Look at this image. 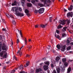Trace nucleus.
<instances>
[{
	"label": "nucleus",
	"mask_w": 73,
	"mask_h": 73,
	"mask_svg": "<svg viewBox=\"0 0 73 73\" xmlns=\"http://www.w3.org/2000/svg\"><path fill=\"white\" fill-rule=\"evenodd\" d=\"M12 10L14 12H15V14L18 16H20L22 17V16H24V14L23 13H20L19 11V9L17 7H13L12 8Z\"/></svg>",
	"instance_id": "obj_1"
},
{
	"label": "nucleus",
	"mask_w": 73,
	"mask_h": 73,
	"mask_svg": "<svg viewBox=\"0 0 73 73\" xmlns=\"http://www.w3.org/2000/svg\"><path fill=\"white\" fill-rule=\"evenodd\" d=\"M1 48L2 50H7L8 49L7 46L5 44H2L1 42H0V52L1 51Z\"/></svg>",
	"instance_id": "obj_2"
},
{
	"label": "nucleus",
	"mask_w": 73,
	"mask_h": 73,
	"mask_svg": "<svg viewBox=\"0 0 73 73\" xmlns=\"http://www.w3.org/2000/svg\"><path fill=\"white\" fill-rule=\"evenodd\" d=\"M0 56L3 57L4 58H6L7 56V52L6 51H2L0 53Z\"/></svg>",
	"instance_id": "obj_3"
},
{
	"label": "nucleus",
	"mask_w": 73,
	"mask_h": 73,
	"mask_svg": "<svg viewBox=\"0 0 73 73\" xmlns=\"http://www.w3.org/2000/svg\"><path fill=\"white\" fill-rule=\"evenodd\" d=\"M60 24L62 25H65L66 24V21L65 20H60L59 21Z\"/></svg>",
	"instance_id": "obj_4"
},
{
	"label": "nucleus",
	"mask_w": 73,
	"mask_h": 73,
	"mask_svg": "<svg viewBox=\"0 0 73 73\" xmlns=\"http://www.w3.org/2000/svg\"><path fill=\"white\" fill-rule=\"evenodd\" d=\"M44 8H41L39 10L38 12L39 13L41 14V13H42L44 12Z\"/></svg>",
	"instance_id": "obj_5"
},
{
	"label": "nucleus",
	"mask_w": 73,
	"mask_h": 73,
	"mask_svg": "<svg viewBox=\"0 0 73 73\" xmlns=\"http://www.w3.org/2000/svg\"><path fill=\"white\" fill-rule=\"evenodd\" d=\"M40 1L41 2H44V4H46V3H50L51 2L49 0H40Z\"/></svg>",
	"instance_id": "obj_6"
},
{
	"label": "nucleus",
	"mask_w": 73,
	"mask_h": 73,
	"mask_svg": "<svg viewBox=\"0 0 73 73\" xmlns=\"http://www.w3.org/2000/svg\"><path fill=\"white\" fill-rule=\"evenodd\" d=\"M71 41H72V39H71L70 38H68L67 39V41H66L67 45H69V43Z\"/></svg>",
	"instance_id": "obj_7"
},
{
	"label": "nucleus",
	"mask_w": 73,
	"mask_h": 73,
	"mask_svg": "<svg viewBox=\"0 0 73 73\" xmlns=\"http://www.w3.org/2000/svg\"><path fill=\"white\" fill-rule=\"evenodd\" d=\"M73 13H68L67 14V17H72V16H73Z\"/></svg>",
	"instance_id": "obj_8"
},
{
	"label": "nucleus",
	"mask_w": 73,
	"mask_h": 73,
	"mask_svg": "<svg viewBox=\"0 0 73 73\" xmlns=\"http://www.w3.org/2000/svg\"><path fill=\"white\" fill-rule=\"evenodd\" d=\"M25 12L26 13H27V15L28 16V17H29V16H30V15L28 13H29V11H28V10L27 9H26L25 10Z\"/></svg>",
	"instance_id": "obj_9"
},
{
	"label": "nucleus",
	"mask_w": 73,
	"mask_h": 73,
	"mask_svg": "<svg viewBox=\"0 0 73 73\" xmlns=\"http://www.w3.org/2000/svg\"><path fill=\"white\" fill-rule=\"evenodd\" d=\"M55 36L56 37V38H58L59 40H61V38H60V35H55Z\"/></svg>",
	"instance_id": "obj_10"
},
{
	"label": "nucleus",
	"mask_w": 73,
	"mask_h": 73,
	"mask_svg": "<svg viewBox=\"0 0 73 73\" xmlns=\"http://www.w3.org/2000/svg\"><path fill=\"white\" fill-rule=\"evenodd\" d=\"M42 71V69L40 68L37 69L36 70V73H38V72H41Z\"/></svg>",
	"instance_id": "obj_11"
},
{
	"label": "nucleus",
	"mask_w": 73,
	"mask_h": 73,
	"mask_svg": "<svg viewBox=\"0 0 73 73\" xmlns=\"http://www.w3.org/2000/svg\"><path fill=\"white\" fill-rule=\"evenodd\" d=\"M43 68L44 69V70H46L48 69V66L46 65L44 66Z\"/></svg>",
	"instance_id": "obj_12"
},
{
	"label": "nucleus",
	"mask_w": 73,
	"mask_h": 73,
	"mask_svg": "<svg viewBox=\"0 0 73 73\" xmlns=\"http://www.w3.org/2000/svg\"><path fill=\"white\" fill-rule=\"evenodd\" d=\"M61 49V50L62 51V52H64L66 48V46L65 45Z\"/></svg>",
	"instance_id": "obj_13"
},
{
	"label": "nucleus",
	"mask_w": 73,
	"mask_h": 73,
	"mask_svg": "<svg viewBox=\"0 0 73 73\" xmlns=\"http://www.w3.org/2000/svg\"><path fill=\"white\" fill-rule=\"evenodd\" d=\"M21 3L22 6H24L25 4H24V2H25V0H21Z\"/></svg>",
	"instance_id": "obj_14"
},
{
	"label": "nucleus",
	"mask_w": 73,
	"mask_h": 73,
	"mask_svg": "<svg viewBox=\"0 0 73 73\" xmlns=\"http://www.w3.org/2000/svg\"><path fill=\"white\" fill-rule=\"evenodd\" d=\"M17 4V2L16 1H15L12 4V5L13 6L14 5H16Z\"/></svg>",
	"instance_id": "obj_15"
},
{
	"label": "nucleus",
	"mask_w": 73,
	"mask_h": 73,
	"mask_svg": "<svg viewBox=\"0 0 73 73\" xmlns=\"http://www.w3.org/2000/svg\"><path fill=\"white\" fill-rule=\"evenodd\" d=\"M73 7L72 5H71L70 6V7L68 9L69 11H72L73 9Z\"/></svg>",
	"instance_id": "obj_16"
},
{
	"label": "nucleus",
	"mask_w": 73,
	"mask_h": 73,
	"mask_svg": "<svg viewBox=\"0 0 73 73\" xmlns=\"http://www.w3.org/2000/svg\"><path fill=\"white\" fill-rule=\"evenodd\" d=\"M46 26V25H40V27H42V28H44Z\"/></svg>",
	"instance_id": "obj_17"
},
{
	"label": "nucleus",
	"mask_w": 73,
	"mask_h": 73,
	"mask_svg": "<svg viewBox=\"0 0 73 73\" xmlns=\"http://www.w3.org/2000/svg\"><path fill=\"white\" fill-rule=\"evenodd\" d=\"M71 71V68L69 67L67 70V73H70Z\"/></svg>",
	"instance_id": "obj_18"
},
{
	"label": "nucleus",
	"mask_w": 73,
	"mask_h": 73,
	"mask_svg": "<svg viewBox=\"0 0 73 73\" xmlns=\"http://www.w3.org/2000/svg\"><path fill=\"white\" fill-rule=\"evenodd\" d=\"M56 46L57 47V48L58 49H60V48H61L62 47H61V46H60V44H58Z\"/></svg>",
	"instance_id": "obj_19"
},
{
	"label": "nucleus",
	"mask_w": 73,
	"mask_h": 73,
	"mask_svg": "<svg viewBox=\"0 0 73 73\" xmlns=\"http://www.w3.org/2000/svg\"><path fill=\"white\" fill-rule=\"evenodd\" d=\"M60 59V57L58 56H57L55 60L57 62H58V60H59Z\"/></svg>",
	"instance_id": "obj_20"
},
{
	"label": "nucleus",
	"mask_w": 73,
	"mask_h": 73,
	"mask_svg": "<svg viewBox=\"0 0 73 73\" xmlns=\"http://www.w3.org/2000/svg\"><path fill=\"white\" fill-rule=\"evenodd\" d=\"M19 53V55L20 56H21V55H22V53H21V52L20 51V50H19L17 52V53L18 54V53Z\"/></svg>",
	"instance_id": "obj_21"
},
{
	"label": "nucleus",
	"mask_w": 73,
	"mask_h": 73,
	"mask_svg": "<svg viewBox=\"0 0 73 73\" xmlns=\"http://www.w3.org/2000/svg\"><path fill=\"white\" fill-rule=\"evenodd\" d=\"M60 68L59 67H57L56 68V70L57 71V73H60Z\"/></svg>",
	"instance_id": "obj_22"
},
{
	"label": "nucleus",
	"mask_w": 73,
	"mask_h": 73,
	"mask_svg": "<svg viewBox=\"0 0 73 73\" xmlns=\"http://www.w3.org/2000/svg\"><path fill=\"white\" fill-rule=\"evenodd\" d=\"M27 6L29 7H31L32 6V5L31 3H28L27 4Z\"/></svg>",
	"instance_id": "obj_23"
},
{
	"label": "nucleus",
	"mask_w": 73,
	"mask_h": 73,
	"mask_svg": "<svg viewBox=\"0 0 73 73\" xmlns=\"http://www.w3.org/2000/svg\"><path fill=\"white\" fill-rule=\"evenodd\" d=\"M67 28V27H63V29L62 30V31L63 32H65V31H66V29Z\"/></svg>",
	"instance_id": "obj_24"
},
{
	"label": "nucleus",
	"mask_w": 73,
	"mask_h": 73,
	"mask_svg": "<svg viewBox=\"0 0 73 73\" xmlns=\"http://www.w3.org/2000/svg\"><path fill=\"white\" fill-rule=\"evenodd\" d=\"M38 5L41 7H44V5L42 3H39L38 4Z\"/></svg>",
	"instance_id": "obj_25"
},
{
	"label": "nucleus",
	"mask_w": 73,
	"mask_h": 73,
	"mask_svg": "<svg viewBox=\"0 0 73 73\" xmlns=\"http://www.w3.org/2000/svg\"><path fill=\"white\" fill-rule=\"evenodd\" d=\"M44 63L45 64H46V65H47L48 66H49L50 64L49 62H45Z\"/></svg>",
	"instance_id": "obj_26"
},
{
	"label": "nucleus",
	"mask_w": 73,
	"mask_h": 73,
	"mask_svg": "<svg viewBox=\"0 0 73 73\" xmlns=\"http://www.w3.org/2000/svg\"><path fill=\"white\" fill-rule=\"evenodd\" d=\"M26 65L27 66H28L29 65V61H27L26 63Z\"/></svg>",
	"instance_id": "obj_27"
},
{
	"label": "nucleus",
	"mask_w": 73,
	"mask_h": 73,
	"mask_svg": "<svg viewBox=\"0 0 73 73\" xmlns=\"http://www.w3.org/2000/svg\"><path fill=\"white\" fill-rule=\"evenodd\" d=\"M66 60V59L65 58H63L62 59V61L63 62H64Z\"/></svg>",
	"instance_id": "obj_28"
},
{
	"label": "nucleus",
	"mask_w": 73,
	"mask_h": 73,
	"mask_svg": "<svg viewBox=\"0 0 73 73\" xmlns=\"http://www.w3.org/2000/svg\"><path fill=\"white\" fill-rule=\"evenodd\" d=\"M60 71H61V72H63V71H65V69L64 68L63 69L62 67H61L60 68Z\"/></svg>",
	"instance_id": "obj_29"
},
{
	"label": "nucleus",
	"mask_w": 73,
	"mask_h": 73,
	"mask_svg": "<svg viewBox=\"0 0 73 73\" xmlns=\"http://www.w3.org/2000/svg\"><path fill=\"white\" fill-rule=\"evenodd\" d=\"M70 49H71V47L70 46H69L67 48V50H70Z\"/></svg>",
	"instance_id": "obj_30"
},
{
	"label": "nucleus",
	"mask_w": 73,
	"mask_h": 73,
	"mask_svg": "<svg viewBox=\"0 0 73 73\" xmlns=\"http://www.w3.org/2000/svg\"><path fill=\"white\" fill-rule=\"evenodd\" d=\"M20 69H23V65H21Z\"/></svg>",
	"instance_id": "obj_31"
},
{
	"label": "nucleus",
	"mask_w": 73,
	"mask_h": 73,
	"mask_svg": "<svg viewBox=\"0 0 73 73\" xmlns=\"http://www.w3.org/2000/svg\"><path fill=\"white\" fill-rule=\"evenodd\" d=\"M62 26H61V25H59L58 26V27H57L58 29H59V28H62Z\"/></svg>",
	"instance_id": "obj_32"
},
{
	"label": "nucleus",
	"mask_w": 73,
	"mask_h": 73,
	"mask_svg": "<svg viewBox=\"0 0 73 73\" xmlns=\"http://www.w3.org/2000/svg\"><path fill=\"white\" fill-rule=\"evenodd\" d=\"M66 21L67 22V24H69V23H70V20H67Z\"/></svg>",
	"instance_id": "obj_33"
},
{
	"label": "nucleus",
	"mask_w": 73,
	"mask_h": 73,
	"mask_svg": "<svg viewBox=\"0 0 73 73\" xmlns=\"http://www.w3.org/2000/svg\"><path fill=\"white\" fill-rule=\"evenodd\" d=\"M62 37H65L66 36V34L65 33H62Z\"/></svg>",
	"instance_id": "obj_34"
},
{
	"label": "nucleus",
	"mask_w": 73,
	"mask_h": 73,
	"mask_svg": "<svg viewBox=\"0 0 73 73\" xmlns=\"http://www.w3.org/2000/svg\"><path fill=\"white\" fill-rule=\"evenodd\" d=\"M12 22L14 25H15V24H16V22H15V21L13 20Z\"/></svg>",
	"instance_id": "obj_35"
},
{
	"label": "nucleus",
	"mask_w": 73,
	"mask_h": 73,
	"mask_svg": "<svg viewBox=\"0 0 73 73\" xmlns=\"http://www.w3.org/2000/svg\"><path fill=\"white\" fill-rule=\"evenodd\" d=\"M25 44L26 45V44H27V38H25Z\"/></svg>",
	"instance_id": "obj_36"
},
{
	"label": "nucleus",
	"mask_w": 73,
	"mask_h": 73,
	"mask_svg": "<svg viewBox=\"0 0 73 73\" xmlns=\"http://www.w3.org/2000/svg\"><path fill=\"white\" fill-rule=\"evenodd\" d=\"M2 31H7V29H4V28H3L2 29Z\"/></svg>",
	"instance_id": "obj_37"
},
{
	"label": "nucleus",
	"mask_w": 73,
	"mask_h": 73,
	"mask_svg": "<svg viewBox=\"0 0 73 73\" xmlns=\"http://www.w3.org/2000/svg\"><path fill=\"white\" fill-rule=\"evenodd\" d=\"M51 48H52V47L50 46H48V50L50 49H51Z\"/></svg>",
	"instance_id": "obj_38"
},
{
	"label": "nucleus",
	"mask_w": 73,
	"mask_h": 73,
	"mask_svg": "<svg viewBox=\"0 0 73 73\" xmlns=\"http://www.w3.org/2000/svg\"><path fill=\"white\" fill-rule=\"evenodd\" d=\"M64 64L65 66H66L68 65V63L67 62L64 63Z\"/></svg>",
	"instance_id": "obj_39"
},
{
	"label": "nucleus",
	"mask_w": 73,
	"mask_h": 73,
	"mask_svg": "<svg viewBox=\"0 0 73 73\" xmlns=\"http://www.w3.org/2000/svg\"><path fill=\"white\" fill-rule=\"evenodd\" d=\"M52 73H57V72H56V70H54L52 71Z\"/></svg>",
	"instance_id": "obj_40"
},
{
	"label": "nucleus",
	"mask_w": 73,
	"mask_h": 73,
	"mask_svg": "<svg viewBox=\"0 0 73 73\" xmlns=\"http://www.w3.org/2000/svg\"><path fill=\"white\" fill-rule=\"evenodd\" d=\"M34 12L35 13H38V11H37V10H35L34 11Z\"/></svg>",
	"instance_id": "obj_41"
},
{
	"label": "nucleus",
	"mask_w": 73,
	"mask_h": 73,
	"mask_svg": "<svg viewBox=\"0 0 73 73\" xmlns=\"http://www.w3.org/2000/svg\"><path fill=\"white\" fill-rule=\"evenodd\" d=\"M52 17H50V22H52Z\"/></svg>",
	"instance_id": "obj_42"
},
{
	"label": "nucleus",
	"mask_w": 73,
	"mask_h": 73,
	"mask_svg": "<svg viewBox=\"0 0 73 73\" xmlns=\"http://www.w3.org/2000/svg\"><path fill=\"white\" fill-rule=\"evenodd\" d=\"M21 31H19V32L20 33V35H21V36L22 37H23V35H22V33H21Z\"/></svg>",
	"instance_id": "obj_43"
},
{
	"label": "nucleus",
	"mask_w": 73,
	"mask_h": 73,
	"mask_svg": "<svg viewBox=\"0 0 73 73\" xmlns=\"http://www.w3.org/2000/svg\"><path fill=\"white\" fill-rule=\"evenodd\" d=\"M31 3H33V4H35V1L34 0H32L31 1Z\"/></svg>",
	"instance_id": "obj_44"
},
{
	"label": "nucleus",
	"mask_w": 73,
	"mask_h": 73,
	"mask_svg": "<svg viewBox=\"0 0 73 73\" xmlns=\"http://www.w3.org/2000/svg\"><path fill=\"white\" fill-rule=\"evenodd\" d=\"M6 15L7 17H8V18H9V17H10V16H9V15L8 14H6Z\"/></svg>",
	"instance_id": "obj_45"
},
{
	"label": "nucleus",
	"mask_w": 73,
	"mask_h": 73,
	"mask_svg": "<svg viewBox=\"0 0 73 73\" xmlns=\"http://www.w3.org/2000/svg\"><path fill=\"white\" fill-rule=\"evenodd\" d=\"M16 71L15 70H13L11 72V73H14Z\"/></svg>",
	"instance_id": "obj_46"
},
{
	"label": "nucleus",
	"mask_w": 73,
	"mask_h": 73,
	"mask_svg": "<svg viewBox=\"0 0 73 73\" xmlns=\"http://www.w3.org/2000/svg\"><path fill=\"white\" fill-rule=\"evenodd\" d=\"M28 47H29V49H30L31 48H32V46H28Z\"/></svg>",
	"instance_id": "obj_47"
},
{
	"label": "nucleus",
	"mask_w": 73,
	"mask_h": 73,
	"mask_svg": "<svg viewBox=\"0 0 73 73\" xmlns=\"http://www.w3.org/2000/svg\"><path fill=\"white\" fill-rule=\"evenodd\" d=\"M38 25H35V28H38Z\"/></svg>",
	"instance_id": "obj_48"
},
{
	"label": "nucleus",
	"mask_w": 73,
	"mask_h": 73,
	"mask_svg": "<svg viewBox=\"0 0 73 73\" xmlns=\"http://www.w3.org/2000/svg\"><path fill=\"white\" fill-rule=\"evenodd\" d=\"M19 10L20 11H22V9H21V8L19 7Z\"/></svg>",
	"instance_id": "obj_49"
},
{
	"label": "nucleus",
	"mask_w": 73,
	"mask_h": 73,
	"mask_svg": "<svg viewBox=\"0 0 73 73\" xmlns=\"http://www.w3.org/2000/svg\"><path fill=\"white\" fill-rule=\"evenodd\" d=\"M14 58L15 60H16L17 61V59L16 58V56H14Z\"/></svg>",
	"instance_id": "obj_50"
},
{
	"label": "nucleus",
	"mask_w": 73,
	"mask_h": 73,
	"mask_svg": "<svg viewBox=\"0 0 73 73\" xmlns=\"http://www.w3.org/2000/svg\"><path fill=\"white\" fill-rule=\"evenodd\" d=\"M56 32L58 34L59 33H60V31H59L57 30L56 31Z\"/></svg>",
	"instance_id": "obj_51"
},
{
	"label": "nucleus",
	"mask_w": 73,
	"mask_h": 73,
	"mask_svg": "<svg viewBox=\"0 0 73 73\" xmlns=\"http://www.w3.org/2000/svg\"><path fill=\"white\" fill-rule=\"evenodd\" d=\"M19 42V39H18L17 40V44H18Z\"/></svg>",
	"instance_id": "obj_52"
},
{
	"label": "nucleus",
	"mask_w": 73,
	"mask_h": 73,
	"mask_svg": "<svg viewBox=\"0 0 73 73\" xmlns=\"http://www.w3.org/2000/svg\"><path fill=\"white\" fill-rule=\"evenodd\" d=\"M51 67L52 68H53L54 67V65L53 64H51Z\"/></svg>",
	"instance_id": "obj_53"
},
{
	"label": "nucleus",
	"mask_w": 73,
	"mask_h": 73,
	"mask_svg": "<svg viewBox=\"0 0 73 73\" xmlns=\"http://www.w3.org/2000/svg\"><path fill=\"white\" fill-rule=\"evenodd\" d=\"M42 60H43V61H45V60H46V59L45 58H42Z\"/></svg>",
	"instance_id": "obj_54"
},
{
	"label": "nucleus",
	"mask_w": 73,
	"mask_h": 73,
	"mask_svg": "<svg viewBox=\"0 0 73 73\" xmlns=\"http://www.w3.org/2000/svg\"><path fill=\"white\" fill-rule=\"evenodd\" d=\"M10 16L11 17H13V15H10Z\"/></svg>",
	"instance_id": "obj_55"
},
{
	"label": "nucleus",
	"mask_w": 73,
	"mask_h": 73,
	"mask_svg": "<svg viewBox=\"0 0 73 73\" xmlns=\"http://www.w3.org/2000/svg\"><path fill=\"white\" fill-rule=\"evenodd\" d=\"M30 56L28 55V54L26 55V57H29Z\"/></svg>",
	"instance_id": "obj_56"
},
{
	"label": "nucleus",
	"mask_w": 73,
	"mask_h": 73,
	"mask_svg": "<svg viewBox=\"0 0 73 73\" xmlns=\"http://www.w3.org/2000/svg\"><path fill=\"white\" fill-rule=\"evenodd\" d=\"M23 47H24V46H22L20 48V50H21V48H23Z\"/></svg>",
	"instance_id": "obj_57"
},
{
	"label": "nucleus",
	"mask_w": 73,
	"mask_h": 73,
	"mask_svg": "<svg viewBox=\"0 0 73 73\" xmlns=\"http://www.w3.org/2000/svg\"><path fill=\"white\" fill-rule=\"evenodd\" d=\"M6 64H9V61L7 62H6Z\"/></svg>",
	"instance_id": "obj_58"
},
{
	"label": "nucleus",
	"mask_w": 73,
	"mask_h": 73,
	"mask_svg": "<svg viewBox=\"0 0 73 73\" xmlns=\"http://www.w3.org/2000/svg\"><path fill=\"white\" fill-rule=\"evenodd\" d=\"M64 11H65V12H66V11H67L65 9H64Z\"/></svg>",
	"instance_id": "obj_59"
},
{
	"label": "nucleus",
	"mask_w": 73,
	"mask_h": 73,
	"mask_svg": "<svg viewBox=\"0 0 73 73\" xmlns=\"http://www.w3.org/2000/svg\"><path fill=\"white\" fill-rule=\"evenodd\" d=\"M29 42H31V39H29Z\"/></svg>",
	"instance_id": "obj_60"
},
{
	"label": "nucleus",
	"mask_w": 73,
	"mask_h": 73,
	"mask_svg": "<svg viewBox=\"0 0 73 73\" xmlns=\"http://www.w3.org/2000/svg\"><path fill=\"white\" fill-rule=\"evenodd\" d=\"M35 0V1H36V2H38V0Z\"/></svg>",
	"instance_id": "obj_61"
},
{
	"label": "nucleus",
	"mask_w": 73,
	"mask_h": 73,
	"mask_svg": "<svg viewBox=\"0 0 73 73\" xmlns=\"http://www.w3.org/2000/svg\"><path fill=\"white\" fill-rule=\"evenodd\" d=\"M27 1H29V2H31V1L30 0H27Z\"/></svg>",
	"instance_id": "obj_62"
},
{
	"label": "nucleus",
	"mask_w": 73,
	"mask_h": 73,
	"mask_svg": "<svg viewBox=\"0 0 73 73\" xmlns=\"http://www.w3.org/2000/svg\"><path fill=\"white\" fill-rule=\"evenodd\" d=\"M20 73H24V71L23 72H21Z\"/></svg>",
	"instance_id": "obj_63"
},
{
	"label": "nucleus",
	"mask_w": 73,
	"mask_h": 73,
	"mask_svg": "<svg viewBox=\"0 0 73 73\" xmlns=\"http://www.w3.org/2000/svg\"><path fill=\"white\" fill-rule=\"evenodd\" d=\"M23 73H27V72H24V71H23Z\"/></svg>",
	"instance_id": "obj_64"
}]
</instances>
